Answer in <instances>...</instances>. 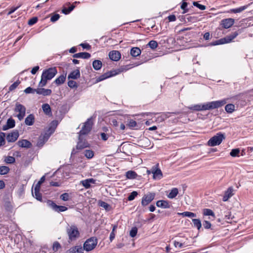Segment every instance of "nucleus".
Masks as SVG:
<instances>
[{
    "mask_svg": "<svg viewBox=\"0 0 253 253\" xmlns=\"http://www.w3.org/2000/svg\"><path fill=\"white\" fill-rule=\"evenodd\" d=\"M227 99H224L218 101L209 102L206 103L196 104L188 107L192 111H202L209 110H212L220 108L227 103Z\"/></svg>",
    "mask_w": 253,
    "mask_h": 253,
    "instance_id": "obj_1",
    "label": "nucleus"
},
{
    "mask_svg": "<svg viewBox=\"0 0 253 253\" xmlns=\"http://www.w3.org/2000/svg\"><path fill=\"white\" fill-rule=\"evenodd\" d=\"M57 73V70L55 67L49 68L48 69L44 70L42 75L39 86L41 87L44 86L46 84L47 80L52 79Z\"/></svg>",
    "mask_w": 253,
    "mask_h": 253,
    "instance_id": "obj_2",
    "label": "nucleus"
},
{
    "mask_svg": "<svg viewBox=\"0 0 253 253\" xmlns=\"http://www.w3.org/2000/svg\"><path fill=\"white\" fill-rule=\"evenodd\" d=\"M129 68L127 67V66H122L121 67L117 69H114L110 71V72L105 73L99 78V81H101L108 78H110L118 75V74L127 70Z\"/></svg>",
    "mask_w": 253,
    "mask_h": 253,
    "instance_id": "obj_3",
    "label": "nucleus"
},
{
    "mask_svg": "<svg viewBox=\"0 0 253 253\" xmlns=\"http://www.w3.org/2000/svg\"><path fill=\"white\" fill-rule=\"evenodd\" d=\"M238 35L237 32H235L231 35H230L225 38H221L219 40H216L210 43L211 45H216L219 44H222L224 43H229L234 39Z\"/></svg>",
    "mask_w": 253,
    "mask_h": 253,
    "instance_id": "obj_4",
    "label": "nucleus"
},
{
    "mask_svg": "<svg viewBox=\"0 0 253 253\" xmlns=\"http://www.w3.org/2000/svg\"><path fill=\"white\" fill-rule=\"evenodd\" d=\"M67 233L71 241L76 240L80 236V232L75 225H72L67 228Z\"/></svg>",
    "mask_w": 253,
    "mask_h": 253,
    "instance_id": "obj_5",
    "label": "nucleus"
},
{
    "mask_svg": "<svg viewBox=\"0 0 253 253\" xmlns=\"http://www.w3.org/2000/svg\"><path fill=\"white\" fill-rule=\"evenodd\" d=\"M97 244V239L95 237H91L87 239L84 244V250L87 252L91 251L93 250Z\"/></svg>",
    "mask_w": 253,
    "mask_h": 253,
    "instance_id": "obj_6",
    "label": "nucleus"
},
{
    "mask_svg": "<svg viewBox=\"0 0 253 253\" xmlns=\"http://www.w3.org/2000/svg\"><path fill=\"white\" fill-rule=\"evenodd\" d=\"M225 138L224 135L221 133H218L216 135L212 137L208 141V145L210 146H214L219 145L221 144L222 140Z\"/></svg>",
    "mask_w": 253,
    "mask_h": 253,
    "instance_id": "obj_7",
    "label": "nucleus"
},
{
    "mask_svg": "<svg viewBox=\"0 0 253 253\" xmlns=\"http://www.w3.org/2000/svg\"><path fill=\"white\" fill-rule=\"evenodd\" d=\"M92 122L91 119H88L86 122L84 124L83 127L80 131V135L87 134L91 130L92 126Z\"/></svg>",
    "mask_w": 253,
    "mask_h": 253,
    "instance_id": "obj_8",
    "label": "nucleus"
},
{
    "mask_svg": "<svg viewBox=\"0 0 253 253\" xmlns=\"http://www.w3.org/2000/svg\"><path fill=\"white\" fill-rule=\"evenodd\" d=\"M15 111L19 113V114L17 115L18 119L20 121L22 120L25 115V107L22 104L16 103Z\"/></svg>",
    "mask_w": 253,
    "mask_h": 253,
    "instance_id": "obj_9",
    "label": "nucleus"
},
{
    "mask_svg": "<svg viewBox=\"0 0 253 253\" xmlns=\"http://www.w3.org/2000/svg\"><path fill=\"white\" fill-rule=\"evenodd\" d=\"M155 194L154 193H149L144 195L142 198L141 205L143 206H146L150 203L154 199Z\"/></svg>",
    "mask_w": 253,
    "mask_h": 253,
    "instance_id": "obj_10",
    "label": "nucleus"
},
{
    "mask_svg": "<svg viewBox=\"0 0 253 253\" xmlns=\"http://www.w3.org/2000/svg\"><path fill=\"white\" fill-rule=\"evenodd\" d=\"M152 173L153 174L154 179L159 180L163 177V173L161 170L158 168V164L152 168Z\"/></svg>",
    "mask_w": 253,
    "mask_h": 253,
    "instance_id": "obj_11",
    "label": "nucleus"
},
{
    "mask_svg": "<svg viewBox=\"0 0 253 253\" xmlns=\"http://www.w3.org/2000/svg\"><path fill=\"white\" fill-rule=\"evenodd\" d=\"M47 203L48 205L55 211L59 212L67 210V207L63 206H58L52 201L48 200Z\"/></svg>",
    "mask_w": 253,
    "mask_h": 253,
    "instance_id": "obj_12",
    "label": "nucleus"
},
{
    "mask_svg": "<svg viewBox=\"0 0 253 253\" xmlns=\"http://www.w3.org/2000/svg\"><path fill=\"white\" fill-rule=\"evenodd\" d=\"M234 19L229 18L223 19L221 21V25L224 29H228L234 24Z\"/></svg>",
    "mask_w": 253,
    "mask_h": 253,
    "instance_id": "obj_13",
    "label": "nucleus"
},
{
    "mask_svg": "<svg viewBox=\"0 0 253 253\" xmlns=\"http://www.w3.org/2000/svg\"><path fill=\"white\" fill-rule=\"evenodd\" d=\"M109 58L114 61H118L121 57V54L119 51L112 50L109 53Z\"/></svg>",
    "mask_w": 253,
    "mask_h": 253,
    "instance_id": "obj_14",
    "label": "nucleus"
},
{
    "mask_svg": "<svg viewBox=\"0 0 253 253\" xmlns=\"http://www.w3.org/2000/svg\"><path fill=\"white\" fill-rule=\"evenodd\" d=\"M19 137V133L17 131H14L9 133L6 136V140L8 142H15Z\"/></svg>",
    "mask_w": 253,
    "mask_h": 253,
    "instance_id": "obj_15",
    "label": "nucleus"
},
{
    "mask_svg": "<svg viewBox=\"0 0 253 253\" xmlns=\"http://www.w3.org/2000/svg\"><path fill=\"white\" fill-rule=\"evenodd\" d=\"M234 189L232 187H229L225 192L223 197V201L226 202L234 195Z\"/></svg>",
    "mask_w": 253,
    "mask_h": 253,
    "instance_id": "obj_16",
    "label": "nucleus"
},
{
    "mask_svg": "<svg viewBox=\"0 0 253 253\" xmlns=\"http://www.w3.org/2000/svg\"><path fill=\"white\" fill-rule=\"evenodd\" d=\"M66 253H84V249L81 246H75L68 250Z\"/></svg>",
    "mask_w": 253,
    "mask_h": 253,
    "instance_id": "obj_17",
    "label": "nucleus"
},
{
    "mask_svg": "<svg viewBox=\"0 0 253 253\" xmlns=\"http://www.w3.org/2000/svg\"><path fill=\"white\" fill-rule=\"evenodd\" d=\"M15 126V121L12 119H8L7 121L6 124L2 126L3 130H6L9 128H13Z\"/></svg>",
    "mask_w": 253,
    "mask_h": 253,
    "instance_id": "obj_18",
    "label": "nucleus"
},
{
    "mask_svg": "<svg viewBox=\"0 0 253 253\" xmlns=\"http://www.w3.org/2000/svg\"><path fill=\"white\" fill-rule=\"evenodd\" d=\"M79 142L77 143L76 146V148L77 149H83L84 148H86L88 146L87 143L85 140H83L81 138V135H79Z\"/></svg>",
    "mask_w": 253,
    "mask_h": 253,
    "instance_id": "obj_19",
    "label": "nucleus"
},
{
    "mask_svg": "<svg viewBox=\"0 0 253 253\" xmlns=\"http://www.w3.org/2000/svg\"><path fill=\"white\" fill-rule=\"evenodd\" d=\"M17 144L19 147L22 148H29L32 146L31 143L26 139L19 140L17 142Z\"/></svg>",
    "mask_w": 253,
    "mask_h": 253,
    "instance_id": "obj_20",
    "label": "nucleus"
},
{
    "mask_svg": "<svg viewBox=\"0 0 253 253\" xmlns=\"http://www.w3.org/2000/svg\"><path fill=\"white\" fill-rule=\"evenodd\" d=\"M73 57L76 58L89 59L91 55L88 52H84L76 53L73 55Z\"/></svg>",
    "mask_w": 253,
    "mask_h": 253,
    "instance_id": "obj_21",
    "label": "nucleus"
},
{
    "mask_svg": "<svg viewBox=\"0 0 253 253\" xmlns=\"http://www.w3.org/2000/svg\"><path fill=\"white\" fill-rule=\"evenodd\" d=\"M52 91L51 89L40 88L36 89V93L38 94H41L43 96H47L51 94Z\"/></svg>",
    "mask_w": 253,
    "mask_h": 253,
    "instance_id": "obj_22",
    "label": "nucleus"
},
{
    "mask_svg": "<svg viewBox=\"0 0 253 253\" xmlns=\"http://www.w3.org/2000/svg\"><path fill=\"white\" fill-rule=\"evenodd\" d=\"M95 180L93 178H89L84 180H82L81 183L86 189L90 187V184H94Z\"/></svg>",
    "mask_w": 253,
    "mask_h": 253,
    "instance_id": "obj_23",
    "label": "nucleus"
},
{
    "mask_svg": "<svg viewBox=\"0 0 253 253\" xmlns=\"http://www.w3.org/2000/svg\"><path fill=\"white\" fill-rule=\"evenodd\" d=\"M156 206L158 207L166 209L169 208L170 205L169 204V202L165 200H159L157 202Z\"/></svg>",
    "mask_w": 253,
    "mask_h": 253,
    "instance_id": "obj_24",
    "label": "nucleus"
},
{
    "mask_svg": "<svg viewBox=\"0 0 253 253\" xmlns=\"http://www.w3.org/2000/svg\"><path fill=\"white\" fill-rule=\"evenodd\" d=\"M48 137L45 135L40 136L38 139L37 145L39 147H42L45 142L47 141Z\"/></svg>",
    "mask_w": 253,
    "mask_h": 253,
    "instance_id": "obj_25",
    "label": "nucleus"
},
{
    "mask_svg": "<svg viewBox=\"0 0 253 253\" xmlns=\"http://www.w3.org/2000/svg\"><path fill=\"white\" fill-rule=\"evenodd\" d=\"M80 77V72L79 69H76L71 73L68 75V79H77Z\"/></svg>",
    "mask_w": 253,
    "mask_h": 253,
    "instance_id": "obj_26",
    "label": "nucleus"
},
{
    "mask_svg": "<svg viewBox=\"0 0 253 253\" xmlns=\"http://www.w3.org/2000/svg\"><path fill=\"white\" fill-rule=\"evenodd\" d=\"M141 53L140 49L137 47H132L130 51V55L133 57H136L140 55Z\"/></svg>",
    "mask_w": 253,
    "mask_h": 253,
    "instance_id": "obj_27",
    "label": "nucleus"
},
{
    "mask_svg": "<svg viewBox=\"0 0 253 253\" xmlns=\"http://www.w3.org/2000/svg\"><path fill=\"white\" fill-rule=\"evenodd\" d=\"M42 109L46 115H49L51 114V108L48 104H43L42 105Z\"/></svg>",
    "mask_w": 253,
    "mask_h": 253,
    "instance_id": "obj_28",
    "label": "nucleus"
},
{
    "mask_svg": "<svg viewBox=\"0 0 253 253\" xmlns=\"http://www.w3.org/2000/svg\"><path fill=\"white\" fill-rule=\"evenodd\" d=\"M178 193V189L176 188H173L171 190L170 192L167 195V196L169 199H173L177 195Z\"/></svg>",
    "mask_w": 253,
    "mask_h": 253,
    "instance_id": "obj_29",
    "label": "nucleus"
},
{
    "mask_svg": "<svg viewBox=\"0 0 253 253\" xmlns=\"http://www.w3.org/2000/svg\"><path fill=\"white\" fill-rule=\"evenodd\" d=\"M34 121V116L32 114L28 115L25 119V123L28 126H31L33 124Z\"/></svg>",
    "mask_w": 253,
    "mask_h": 253,
    "instance_id": "obj_30",
    "label": "nucleus"
},
{
    "mask_svg": "<svg viewBox=\"0 0 253 253\" xmlns=\"http://www.w3.org/2000/svg\"><path fill=\"white\" fill-rule=\"evenodd\" d=\"M66 75H61L57 78L55 81L54 83L57 85H59L64 83L66 79Z\"/></svg>",
    "mask_w": 253,
    "mask_h": 253,
    "instance_id": "obj_31",
    "label": "nucleus"
},
{
    "mask_svg": "<svg viewBox=\"0 0 253 253\" xmlns=\"http://www.w3.org/2000/svg\"><path fill=\"white\" fill-rule=\"evenodd\" d=\"M40 190L37 188L34 189V192L33 193V196L38 201H42V196L41 193L40 192Z\"/></svg>",
    "mask_w": 253,
    "mask_h": 253,
    "instance_id": "obj_32",
    "label": "nucleus"
},
{
    "mask_svg": "<svg viewBox=\"0 0 253 253\" xmlns=\"http://www.w3.org/2000/svg\"><path fill=\"white\" fill-rule=\"evenodd\" d=\"M248 6V5H244L238 8L231 9L230 11L234 13H240L244 11V10L246 9Z\"/></svg>",
    "mask_w": 253,
    "mask_h": 253,
    "instance_id": "obj_33",
    "label": "nucleus"
},
{
    "mask_svg": "<svg viewBox=\"0 0 253 253\" xmlns=\"http://www.w3.org/2000/svg\"><path fill=\"white\" fill-rule=\"evenodd\" d=\"M137 176V173L134 171L129 170L126 172V177L128 179H135Z\"/></svg>",
    "mask_w": 253,
    "mask_h": 253,
    "instance_id": "obj_34",
    "label": "nucleus"
},
{
    "mask_svg": "<svg viewBox=\"0 0 253 253\" xmlns=\"http://www.w3.org/2000/svg\"><path fill=\"white\" fill-rule=\"evenodd\" d=\"M225 110L228 113H232L235 111V105L233 104H228L225 107Z\"/></svg>",
    "mask_w": 253,
    "mask_h": 253,
    "instance_id": "obj_35",
    "label": "nucleus"
},
{
    "mask_svg": "<svg viewBox=\"0 0 253 253\" xmlns=\"http://www.w3.org/2000/svg\"><path fill=\"white\" fill-rule=\"evenodd\" d=\"M178 214L189 217H195L196 216V214L195 213L190 211H185L183 212L178 213Z\"/></svg>",
    "mask_w": 253,
    "mask_h": 253,
    "instance_id": "obj_36",
    "label": "nucleus"
},
{
    "mask_svg": "<svg viewBox=\"0 0 253 253\" xmlns=\"http://www.w3.org/2000/svg\"><path fill=\"white\" fill-rule=\"evenodd\" d=\"M4 206L5 210L9 211H11L13 208V205L10 201H6Z\"/></svg>",
    "mask_w": 253,
    "mask_h": 253,
    "instance_id": "obj_37",
    "label": "nucleus"
},
{
    "mask_svg": "<svg viewBox=\"0 0 253 253\" xmlns=\"http://www.w3.org/2000/svg\"><path fill=\"white\" fill-rule=\"evenodd\" d=\"M192 222L194 227H196L198 230L201 228L202 224L199 219H193Z\"/></svg>",
    "mask_w": 253,
    "mask_h": 253,
    "instance_id": "obj_38",
    "label": "nucleus"
},
{
    "mask_svg": "<svg viewBox=\"0 0 253 253\" xmlns=\"http://www.w3.org/2000/svg\"><path fill=\"white\" fill-rule=\"evenodd\" d=\"M75 7L74 5H72L68 8L64 7L62 10V12L65 14H68L74 9Z\"/></svg>",
    "mask_w": 253,
    "mask_h": 253,
    "instance_id": "obj_39",
    "label": "nucleus"
},
{
    "mask_svg": "<svg viewBox=\"0 0 253 253\" xmlns=\"http://www.w3.org/2000/svg\"><path fill=\"white\" fill-rule=\"evenodd\" d=\"M9 168L6 166L0 167V174L4 175L7 174L9 171Z\"/></svg>",
    "mask_w": 253,
    "mask_h": 253,
    "instance_id": "obj_40",
    "label": "nucleus"
},
{
    "mask_svg": "<svg viewBox=\"0 0 253 253\" xmlns=\"http://www.w3.org/2000/svg\"><path fill=\"white\" fill-rule=\"evenodd\" d=\"M84 156L87 159H91L94 156V152L92 150H86L84 152Z\"/></svg>",
    "mask_w": 253,
    "mask_h": 253,
    "instance_id": "obj_41",
    "label": "nucleus"
},
{
    "mask_svg": "<svg viewBox=\"0 0 253 253\" xmlns=\"http://www.w3.org/2000/svg\"><path fill=\"white\" fill-rule=\"evenodd\" d=\"M203 214L205 215H211L212 217H214L215 215L214 212L212 211V210L209 209H205L203 211Z\"/></svg>",
    "mask_w": 253,
    "mask_h": 253,
    "instance_id": "obj_42",
    "label": "nucleus"
},
{
    "mask_svg": "<svg viewBox=\"0 0 253 253\" xmlns=\"http://www.w3.org/2000/svg\"><path fill=\"white\" fill-rule=\"evenodd\" d=\"M151 49H154L158 46V43L156 41L151 40L147 44Z\"/></svg>",
    "mask_w": 253,
    "mask_h": 253,
    "instance_id": "obj_43",
    "label": "nucleus"
},
{
    "mask_svg": "<svg viewBox=\"0 0 253 253\" xmlns=\"http://www.w3.org/2000/svg\"><path fill=\"white\" fill-rule=\"evenodd\" d=\"M4 161L7 164H13L15 162V158L12 156H7L5 158Z\"/></svg>",
    "mask_w": 253,
    "mask_h": 253,
    "instance_id": "obj_44",
    "label": "nucleus"
},
{
    "mask_svg": "<svg viewBox=\"0 0 253 253\" xmlns=\"http://www.w3.org/2000/svg\"><path fill=\"white\" fill-rule=\"evenodd\" d=\"M126 125L130 128H133L137 126V123L133 120H130Z\"/></svg>",
    "mask_w": 253,
    "mask_h": 253,
    "instance_id": "obj_45",
    "label": "nucleus"
},
{
    "mask_svg": "<svg viewBox=\"0 0 253 253\" xmlns=\"http://www.w3.org/2000/svg\"><path fill=\"white\" fill-rule=\"evenodd\" d=\"M61 248V246L59 242H54L53 246H52V250L54 252H57Z\"/></svg>",
    "mask_w": 253,
    "mask_h": 253,
    "instance_id": "obj_46",
    "label": "nucleus"
},
{
    "mask_svg": "<svg viewBox=\"0 0 253 253\" xmlns=\"http://www.w3.org/2000/svg\"><path fill=\"white\" fill-rule=\"evenodd\" d=\"M5 134L4 132H0V146L3 145L5 143Z\"/></svg>",
    "mask_w": 253,
    "mask_h": 253,
    "instance_id": "obj_47",
    "label": "nucleus"
},
{
    "mask_svg": "<svg viewBox=\"0 0 253 253\" xmlns=\"http://www.w3.org/2000/svg\"><path fill=\"white\" fill-rule=\"evenodd\" d=\"M38 19L37 17H33L30 19L28 22V24L30 26L33 25L38 22Z\"/></svg>",
    "mask_w": 253,
    "mask_h": 253,
    "instance_id": "obj_48",
    "label": "nucleus"
},
{
    "mask_svg": "<svg viewBox=\"0 0 253 253\" xmlns=\"http://www.w3.org/2000/svg\"><path fill=\"white\" fill-rule=\"evenodd\" d=\"M20 82L19 81H17L16 82H14L13 84H12L9 87V91H12L13 90L15 89L18 85L20 84Z\"/></svg>",
    "mask_w": 253,
    "mask_h": 253,
    "instance_id": "obj_49",
    "label": "nucleus"
},
{
    "mask_svg": "<svg viewBox=\"0 0 253 253\" xmlns=\"http://www.w3.org/2000/svg\"><path fill=\"white\" fill-rule=\"evenodd\" d=\"M45 181V176H42L40 180L39 181V182L37 183V184L36 185L35 188H37L39 189H40L41 185Z\"/></svg>",
    "mask_w": 253,
    "mask_h": 253,
    "instance_id": "obj_50",
    "label": "nucleus"
},
{
    "mask_svg": "<svg viewBox=\"0 0 253 253\" xmlns=\"http://www.w3.org/2000/svg\"><path fill=\"white\" fill-rule=\"evenodd\" d=\"M193 4V5L194 6H196L197 7L199 8L200 10H205L206 9V6L205 5H202L201 4H200L197 1H194Z\"/></svg>",
    "mask_w": 253,
    "mask_h": 253,
    "instance_id": "obj_51",
    "label": "nucleus"
},
{
    "mask_svg": "<svg viewBox=\"0 0 253 253\" xmlns=\"http://www.w3.org/2000/svg\"><path fill=\"white\" fill-rule=\"evenodd\" d=\"M68 86L72 88H77L78 87V85L77 83L75 81L70 80L68 83Z\"/></svg>",
    "mask_w": 253,
    "mask_h": 253,
    "instance_id": "obj_52",
    "label": "nucleus"
},
{
    "mask_svg": "<svg viewBox=\"0 0 253 253\" xmlns=\"http://www.w3.org/2000/svg\"><path fill=\"white\" fill-rule=\"evenodd\" d=\"M137 195H138V193L136 191H133L128 196V197L127 198L128 200V201L133 200L135 198V197L137 196Z\"/></svg>",
    "mask_w": 253,
    "mask_h": 253,
    "instance_id": "obj_53",
    "label": "nucleus"
},
{
    "mask_svg": "<svg viewBox=\"0 0 253 253\" xmlns=\"http://www.w3.org/2000/svg\"><path fill=\"white\" fill-rule=\"evenodd\" d=\"M24 92L26 94L34 93L36 92V89H34L31 87H28L24 90Z\"/></svg>",
    "mask_w": 253,
    "mask_h": 253,
    "instance_id": "obj_54",
    "label": "nucleus"
},
{
    "mask_svg": "<svg viewBox=\"0 0 253 253\" xmlns=\"http://www.w3.org/2000/svg\"><path fill=\"white\" fill-rule=\"evenodd\" d=\"M137 233V228L136 227H133V228H132V229L130 231L129 235L131 237H134L136 235Z\"/></svg>",
    "mask_w": 253,
    "mask_h": 253,
    "instance_id": "obj_55",
    "label": "nucleus"
},
{
    "mask_svg": "<svg viewBox=\"0 0 253 253\" xmlns=\"http://www.w3.org/2000/svg\"><path fill=\"white\" fill-rule=\"evenodd\" d=\"M240 152L239 149H232L230 153V155L232 157H236L238 155Z\"/></svg>",
    "mask_w": 253,
    "mask_h": 253,
    "instance_id": "obj_56",
    "label": "nucleus"
},
{
    "mask_svg": "<svg viewBox=\"0 0 253 253\" xmlns=\"http://www.w3.org/2000/svg\"><path fill=\"white\" fill-rule=\"evenodd\" d=\"M60 199L64 201H67L69 199V195L68 193H65L62 194L60 196Z\"/></svg>",
    "mask_w": 253,
    "mask_h": 253,
    "instance_id": "obj_57",
    "label": "nucleus"
},
{
    "mask_svg": "<svg viewBox=\"0 0 253 253\" xmlns=\"http://www.w3.org/2000/svg\"><path fill=\"white\" fill-rule=\"evenodd\" d=\"M99 204L100 207L104 208L105 210H108L110 207L109 204L103 201H99Z\"/></svg>",
    "mask_w": 253,
    "mask_h": 253,
    "instance_id": "obj_58",
    "label": "nucleus"
},
{
    "mask_svg": "<svg viewBox=\"0 0 253 253\" xmlns=\"http://www.w3.org/2000/svg\"><path fill=\"white\" fill-rule=\"evenodd\" d=\"M187 2L183 1L181 5V8L183 10V13H185L188 12V9H186V7L187 6Z\"/></svg>",
    "mask_w": 253,
    "mask_h": 253,
    "instance_id": "obj_59",
    "label": "nucleus"
},
{
    "mask_svg": "<svg viewBox=\"0 0 253 253\" xmlns=\"http://www.w3.org/2000/svg\"><path fill=\"white\" fill-rule=\"evenodd\" d=\"M60 18L59 14H54L50 18V21L52 22H55L57 21Z\"/></svg>",
    "mask_w": 253,
    "mask_h": 253,
    "instance_id": "obj_60",
    "label": "nucleus"
},
{
    "mask_svg": "<svg viewBox=\"0 0 253 253\" xmlns=\"http://www.w3.org/2000/svg\"><path fill=\"white\" fill-rule=\"evenodd\" d=\"M21 5H19L16 7H12L9 9V10L8 12L7 13V15H10L12 13H13L14 11H15L18 8H19L20 7Z\"/></svg>",
    "mask_w": 253,
    "mask_h": 253,
    "instance_id": "obj_61",
    "label": "nucleus"
},
{
    "mask_svg": "<svg viewBox=\"0 0 253 253\" xmlns=\"http://www.w3.org/2000/svg\"><path fill=\"white\" fill-rule=\"evenodd\" d=\"M84 49L89 50L91 48V45L87 43H82L80 44Z\"/></svg>",
    "mask_w": 253,
    "mask_h": 253,
    "instance_id": "obj_62",
    "label": "nucleus"
},
{
    "mask_svg": "<svg viewBox=\"0 0 253 253\" xmlns=\"http://www.w3.org/2000/svg\"><path fill=\"white\" fill-rule=\"evenodd\" d=\"M167 19H168L169 22H173L176 19V17L174 15H170L167 17Z\"/></svg>",
    "mask_w": 253,
    "mask_h": 253,
    "instance_id": "obj_63",
    "label": "nucleus"
},
{
    "mask_svg": "<svg viewBox=\"0 0 253 253\" xmlns=\"http://www.w3.org/2000/svg\"><path fill=\"white\" fill-rule=\"evenodd\" d=\"M203 225L206 229H209L211 227V223L206 220L204 222Z\"/></svg>",
    "mask_w": 253,
    "mask_h": 253,
    "instance_id": "obj_64",
    "label": "nucleus"
}]
</instances>
